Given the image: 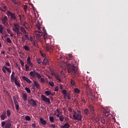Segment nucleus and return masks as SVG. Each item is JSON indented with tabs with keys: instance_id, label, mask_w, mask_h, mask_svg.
Masks as SVG:
<instances>
[{
	"instance_id": "f257e3e1",
	"label": "nucleus",
	"mask_w": 128,
	"mask_h": 128,
	"mask_svg": "<svg viewBox=\"0 0 128 128\" xmlns=\"http://www.w3.org/2000/svg\"><path fill=\"white\" fill-rule=\"evenodd\" d=\"M76 60L74 59H70L69 60V64L66 65V68L68 70V72L72 74H76V72H78V68L76 65Z\"/></svg>"
},
{
	"instance_id": "f03ea898",
	"label": "nucleus",
	"mask_w": 128,
	"mask_h": 128,
	"mask_svg": "<svg viewBox=\"0 0 128 128\" xmlns=\"http://www.w3.org/2000/svg\"><path fill=\"white\" fill-rule=\"evenodd\" d=\"M73 118L74 120H82V112L80 110H78L77 112L74 111Z\"/></svg>"
},
{
	"instance_id": "7ed1b4c3",
	"label": "nucleus",
	"mask_w": 128,
	"mask_h": 128,
	"mask_svg": "<svg viewBox=\"0 0 128 128\" xmlns=\"http://www.w3.org/2000/svg\"><path fill=\"white\" fill-rule=\"evenodd\" d=\"M26 64H27L25 65V68L26 72H28L30 70V66L32 68H34V64L32 62V61L30 60V56H28L26 59Z\"/></svg>"
},
{
	"instance_id": "20e7f679",
	"label": "nucleus",
	"mask_w": 128,
	"mask_h": 128,
	"mask_svg": "<svg viewBox=\"0 0 128 128\" xmlns=\"http://www.w3.org/2000/svg\"><path fill=\"white\" fill-rule=\"evenodd\" d=\"M14 28H12V30L16 34L17 36H20V34H22L20 32V24L18 23H14Z\"/></svg>"
},
{
	"instance_id": "39448f33",
	"label": "nucleus",
	"mask_w": 128,
	"mask_h": 128,
	"mask_svg": "<svg viewBox=\"0 0 128 128\" xmlns=\"http://www.w3.org/2000/svg\"><path fill=\"white\" fill-rule=\"evenodd\" d=\"M30 76H32V78H38V80H40V78H42V75L40 73H38L36 70H33V71H31L30 72Z\"/></svg>"
},
{
	"instance_id": "423d86ee",
	"label": "nucleus",
	"mask_w": 128,
	"mask_h": 128,
	"mask_svg": "<svg viewBox=\"0 0 128 128\" xmlns=\"http://www.w3.org/2000/svg\"><path fill=\"white\" fill-rule=\"evenodd\" d=\"M36 26L38 30V31H36L35 32L36 36L38 38H40V36H42V32H40V28H42V27H40V22H38V23H36Z\"/></svg>"
},
{
	"instance_id": "0eeeda50",
	"label": "nucleus",
	"mask_w": 128,
	"mask_h": 128,
	"mask_svg": "<svg viewBox=\"0 0 128 128\" xmlns=\"http://www.w3.org/2000/svg\"><path fill=\"white\" fill-rule=\"evenodd\" d=\"M40 96L43 102H44L48 104H50V98H47L44 94H42Z\"/></svg>"
},
{
	"instance_id": "6e6552de",
	"label": "nucleus",
	"mask_w": 128,
	"mask_h": 128,
	"mask_svg": "<svg viewBox=\"0 0 128 128\" xmlns=\"http://www.w3.org/2000/svg\"><path fill=\"white\" fill-rule=\"evenodd\" d=\"M86 94L88 98H90V100H94L96 98V96H94V95L92 94V93L90 90L87 91Z\"/></svg>"
},
{
	"instance_id": "1a4fd4ad",
	"label": "nucleus",
	"mask_w": 128,
	"mask_h": 128,
	"mask_svg": "<svg viewBox=\"0 0 128 128\" xmlns=\"http://www.w3.org/2000/svg\"><path fill=\"white\" fill-rule=\"evenodd\" d=\"M28 104H30V106H34V108H36V102L32 98L28 100Z\"/></svg>"
},
{
	"instance_id": "9d476101",
	"label": "nucleus",
	"mask_w": 128,
	"mask_h": 128,
	"mask_svg": "<svg viewBox=\"0 0 128 128\" xmlns=\"http://www.w3.org/2000/svg\"><path fill=\"white\" fill-rule=\"evenodd\" d=\"M7 16H10L12 20H16V14L14 12H12L10 10L7 11Z\"/></svg>"
},
{
	"instance_id": "9b49d317",
	"label": "nucleus",
	"mask_w": 128,
	"mask_h": 128,
	"mask_svg": "<svg viewBox=\"0 0 128 128\" xmlns=\"http://www.w3.org/2000/svg\"><path fill=\"white\" fill-rule=\"evenodd\" d=\"M2 22L4 26H8V16H4V18H2L1 19Z\"/></svg>"
},
{
	"instance_id": "f8f14e48",
	"label": "nucleus",
	"mask_w": 128,
	"mask_h": 128,
	"mask_svg": "<svg viewBox=\"0 0 128 128\" xmlns=\"http://www.w3.org/2000/svg\"><path fill=\"white\" fill-rule=\"evenodd\" d=\"M44 49L46 52H54V47L52 46H46Z\"/></svg>"
},
{
	"instance_id": "ddd939ff",
	"label": "nucleus",
	"mask_w": 128,
	"mask_h": 128,
	"mask_svg": "<svg viewBox=\"0 0 128 128\" xmlns=\"http://www.w3.org/2000/svg\"><path fill=\"white\" fill-rule=\"evenodd\" d=\"M0 118H1V119L2 120H4L8 118L6 116V111H4Z\"/></svg>"
},
{
	"instance_id": "4468645a",
	"label": "nucleus",
	"mask_w": 128,
	"mask_h": 128,
	"mask_svg": "<svg viewBox=\"0 0 128 128\" xmlns=\"http://www.w3.org/2000/svg\"><path fill=\"white\" fill-rule=\"evenodd\" d=\"M22 79L24 80H26V82H28V84H32V82L28 78V77L26 76H22Z\"/></svg>"
},
{
	"instance_id": "2eb2a0df",
	"label": "nucleus",
	"mask_w": 128,
	"mask_h": 128,
	"mask_svg": "<svg viewBox=\"0 0 128 128\" xmlns=\"http://www.w3.org/2000/svg\"><path fill=\"white\" fill-rule=\"evenodd\" d=\"M42 64L44 66H46V64H50V61H48V59L46 58H44V59L42 61Z\"/></svg>"
},
{
	"instance_id": "dca6fc26",
	"label": "nucleus",
	"mask_w": 128,
	"mask_h": 128,
	"mask_svg": "<svg viewBox=\"0 0 128 128\" xmlns=\"http://www.w3.org/2000/svg\"><path fill=\"white\" fill-rule=\"evenodd\" d=\"M105 115L106 116V118H108V120H110V118H112V114H110V112H106Z\"/></svg>"
},
{
	"instance_id": "f3484780",
	"label": "nucleus",
	"mask_w": 128,
	"mask_h": 128,
	"mask_svg": "<svg viewBox=\"0 0 128 128\" xmlns=\"http://www.w3.org/2000/svg\"><path fill=\"white\" fill-rule=\"evenodd\" d=\"M40 122H41L43 126H46V121L44 118H40Z\"/></svg>"
},
{
	"instance_id": "a211bd4d",
	"label": "nucleus",
	"mask_w": 128,
	"mask_h": 128,
	"mask_svg": "<svg viewBox=\"0 0 128 128\" xmlns=\"http://www.w3.org/2000/svg\"><path fill=\"white\" fill-rule=\"evenodd\" d=\"M44 39L46 44H50V38L45 37L44 38Z\"/></svg>"
},
{
	"instance_id": "6ab92c4d",
	"label": "nucleus",
	"mask_w": 128,
	"mask_h": 128,
	"mask_svg": "<svg viewBox=\"0 0 128 128\" xmlns=\"http://www.w3.org/2000/svg\"><path fill=\"white\" fill-rule=\"evenodd\" d=\"M70 126V125L68 124V122L66 123L64 125H62L60 126L61 128H69Z\"/></svg>"
},
{
	"instance_id": "aec40b11",
	"label": "nucleus",
	"mask_w": 128,
	"mask_h": 128,
	"mask_svg": "<svg viewBox=\"0 0 128 128\" xmlns=\"http://www.w3.org/2000/svg\"><path fill=\"white\" fill-rule=\"evenodd\" d=\"M108 122V120H106L104 118H101V122L104 124H106V122Z\"/></svg>"
},
{
	"instance_id": "412c9836",
	"label": "nucleus",
	"mask_w": 128,
	"mask_h": 128,
	"mask_svg": "<svg viewBox=\"0 0 128 128\" xmlns=\"http://www.w3.org/2000/svg\"><path fill=\"white\" fill-rule=\"evenodd\" d=\"M22 98L24 102H26L28 100V95L26 94H23Z\"/></svg>"
},
{
	"instance_id": "4be33fe9",
	"label": "nucleus",
	"mask_w": 128,
	"mask_h": 128,
	"mask_svg": "<svg viewBox=\"0 0 128 128\" xmlns=\"http://www.w3.org/2000/svg\"><path fill=\"white\" fill-rule=\"evenodd\" d=\"M20 30L22 32L23 34H27L26 31V29L24 28V27L21 26L20 27Z\"/></svg>"
},
{
	"instance_id": "5701e85b",
	"label": "nucleus",
	"mask_w": 128,
	"mask_h": 128,
	"mask_svg": "<svg viewBox=\"0 0 128 128\" xmlns=\"http://www.w3.org/2000/svg\"><path fill=\"white\" fill-rule=\"evenodd\" d=\"M10 126H12V123L7 122L5 125V128H10Z\"/></svg>"
},
{
	"instance_id": "b1692460",
	"label": "nucleus",
	"mask_w": 128,
	"mask_h": 128,
	"mask_svg": "<svg viewBox=\"0 0 128 128\" xmlns=\"http://www.w3.org/2000/svg\"><path fill=\"white\" fill-rule=\"evenodd\" d=\"M6 116L8 118H10V116H12V112H10V110H8L6 111Z\"/></svg>"
},
{
	"instance_id": "393cba45",
	"label": "nucleus",
	"mask_w": 128,
	"mask_h": 128,
	"mask_svg": "<svg viewBox=\"0 0 128 128\" xmlns=\"http://www.w3.org/2000/svg\"><path fill=\"white\" fill-rule=\"evenodd\" d=\"M34 86H36V88H40V84H38V82L34 81Z\"/></svg>"
},
{
	"instance_id": "a878e982",
	"label": "nucleus",
	"mask_w": 128,
	"mask_h": 128,
	"mask_svg": "<svg viewBox=\"0 0 128 128\" xmlns=\"http://www.w3.org/2000/svg\"><path fill=\"white\" fill-rule=\"evenodd\" d=\"M43 32H44V34H43V36L44 38H46L48 36V33H46V30L44 28H42Z\"/></svg>"
},
{
	"instance_id": "bb28decb",
	"label": "nucleus",
	"mask_w": 128,
	"mask_h": 128,
	"mask_svg": "<svg viewBox=\"0 0 128 128\" xmlns=\"http://www.w3.org/2000/svg\"><path fill=\"white\" fill-rule=\"evenodd\" d=\"M0 10H1L2 12H6V6H4L2 7H0Z\"/></svg>"
},
{
	"instance_id": "cd10ccee",
	"label": "nucleus",
	"mask_w": 128,
	"mask_h": 128,
	"mask_svg": "<svg viewBox=\"0 0 128 128\" xmlns=\"http://www.w3.org/2000/svg\"><path fill=\"white\" fill-rule=\"evenodd\" d=\"M24 26L26 30H28L30 28V26L28 25V24L26 22H24Z\"/></svg>"
},
{
	"instance_id": "c85d7f7f",
	"label": "nucleus",
	"mask_w": 128,
	"mask_h": 128,
	"mask_svg": "<svg viewBox=\"0 0 128 128\" xmlns=\"http://www.w3.org/2000/svg\"><path fill=\"white\" fill-rule=\"evenodd\" d=\"M22 8L24 10V11L25 12H28V6L23 5L22 6Z\"/></svg>"
},
{
	"instance_id": "c756f323",
	"label": "nucleus",
	"mask_w": 128,
	"mask_h": 128,
	"mask_svg": "<svg viewBox=\"0 0 128 128\" xmlns=\"http://www.w3.org/2000/svg\"><path fill=\"white\" fill-rule=\"evenodd\" d=\"M12 98L14 100V104L15 105L16 104H18V101L16 100V96H12Z\"/></svg>"
},
{
	"instance_id": "7c9ffc66",
	"label": "nucleus",
	"mask_w": 128,
	"mask_h": 128,
	"mask_svg": "<svg viewBox=\"0 0 128 128\" xmlns=\"http://www.w3.org/2000/svg\"><path fill=\"white\" fill-rule=\"evenodd\" d=\"M4 27L2 26V25L0 24V32L2 34H4Z\"/></svg>"
},
{
	"instance_id": "2f4dec72",
	"label": "nucleus",
	"mask_w": 128,
	"mask_h": 128,
	"mask_svg": "<svg viewBox=\"0 0 128 128\" xmlns=\"http://www.w3.org/2000/svg\"><path fill=\"white\" fill-rule=\"evenodd\" d=\"M44 92L48 96H50V94H52V92H50V90H46Z\"/></svg>"
},
{
	"instance_id": "473e14b6",
	"label": "nucleus",
	"mask_w": 128,
	"mask_h": 128,
	"mask_svg": "<svg viewBox=\"0 0 128 128\" xmlns=\"http://www.w3.org/2000/svg\"><path fill=\"white\" fill-rule=\"evenodd\" d=\"M74 92L76 94H80V90L78 88H75L74 89Z\"/></svg>"
},
{
	"instance_id": "72a5a7b5",
	"label": "nucleus",
	"mask_w": 128,
	"mask_h": 128,
	"mask_svg": "<svg viewBox=\"0 0 128 128\" xmlns=\"http://www.w3.org/2000/svg\"><path fill=\"white\" fill-rule=\"evenodd\" d=\"M90 112H92V114H94V107L92 106L90 108Z\"/></svg>"
},
{
	"instance_id": "f704fd0d",
	"label": "nucleus",
	"mask_w": 128,
	"mask_h": 128,
	"mask_svg": "<svg viewBox=\"0 0 128 128\" xmlns=\"http://www.w3.org/2000/svg\"><path fill=\"white\" fill-rule=\"evenodd\" d=\"M14 82L15 84H16V86H18V88H20V84L18 82V80H14Z\"/></svg>"
},
{
	"instance_id": "c9c22d12",
	"label": "nucleus",
	"mask_w": 128,
	"mask_h": 128,
	"mask_svg": "<svg viewBox=\"0 0 128 128\" xmlns=\"http://www.w3.org/2000/svg\"><path fill=\"white\" fill-rule=\"evenodd\" d=\"M6 66H3L2 67V70L3 72H4V74L6 73Z\"/></svg>"
},
{
	"instance_id": "e433bc0d",
	"label": "nucleus",
	"mask_w": 128,
	"mask_h": 128,
	"mask_svg": "<svg viewBox=\"0 0 128 128\" xmlns=\"http://www.w3.org/2000/svg\"><path fill=\"white\" fill-rule=\"evenodd\" d=\"M23 48L24 50H27L28 52L30 51V47L27 46H24Z\"/></svg>"
},
{
	"instance_id": "4c0bfd02",
	"label": "nucleus",
	"mask_w": 128,
	"mask_h": 128,
	"mask_svg": "<svg viewBox=\"0 0 128 128\" xmlns=\"http://www.w3.org/2000/svg\"><path fill=\"white\" fill-rule=\"evenodd\" d=\"M11 81L14 82V80H17L18 79L16 78V77H14V76H13L12 78V76H10Z\"/></svg>"
},
{
	"instance_id": "58836bf2",
	"label": "nucleus",
	"mask_w": 128,
	"mask_h": 128,
	"mask_svg": "<svg viewBox=\"0 0 128 128\" xmlns=\"http://www.w3.org/2000/svg\"><path fill=\"white\" fill-rule=\"evenodd\" d=\"M59 120L61 122H64V117L63 116H60L59 117Z\"/></svg>"
},
{
	"instance_id": "ea45409f",
	"label": "nucleus",
	"mask_w": 128,
	"mask_h": 128,
	"mask_svg": "<svg viewBox=\"0 0 128 128\" xmlns=\"http://www.w3.org/2000/svg\"><path fill=\"white\" fill-rule=\"evenodd\" d=\"M25 90H26V92H28V94H30L31 91H30V88L26 87L25 88Z\"/></svg>"
},
{
	"instance_id": "a19ab883",
	"label": "nucleus",
	"mask_w": 128,
	"mask_h": 128,
	"mask_svg": "<svg viewBox=\"0 0 128 128\" xmlns=\"http://www.w3.org/2000/svg\"><path fill=\"white\" fill-rule=\"evenodd\" d=\"M70 84L72 86H76V82L74 80H70Z\"/></svg>"
},
{
	"instance_id": "79ce46f5",
	"label": "nucleus",
	"mask_w": 128,
	"mask_h": 128,
	"mask_svg": "<svg viewBox=\"0 0 128 128\" xmlns=\"http://www.w3.org/2000/svg\"><path fill=\"white\" fill-rule=\"evenodd\" d=\"M6 122H6L4 121L2 122V123H1L2 128H4V126H6Z\"/></svg>"
},
{
	"instance_id": "37998d69",
	"label": "nucleus",
	"mask_w": 128,
	"mask_h": 128,
	"mask_svg": "<svg viewBox=\"0 0 128 128\" xmlns=\"http://www.w3.org/2000/svg\"><path fill=\"white\" fill-rule=\"evenodd\" d=\"M50 122H54V117H52V116H50Z\"/></svg>"
},
{
	"instance_id": "c03bdc74",
	"label": "nucleus",
	"mask_w": 128,
	"mask_h": 128,
	"mask_svg": "<svg viewBox=\"0 0 128 128\" xmlns=\"http://www.w3.org/2000/svg\"><path fill=\"white\" fill-rule=\"evenodd\" d=\"M48 84L50 86H54V83L52 81L49 82Z\"/></svg>"
},
{
	"instance_id": "a18cd8bd",
	"label": "nucleus",
	"mask_w": 128,
	"mask_h": 128,
	"mask_svg": "<svg viewBox=\"0 0 128 128\" xmlns=\"http://www.w3.org/2000/svg\"><path fill=\"white\" fill-rule=\"evenodd\" d=\"M5 68L6 70H7L8 72H9V74H10V72H12V70H10V68H8V67H5Z\"/></svg>"
},
{
	"instance_id": "49530a36",
	"label": "nucleus",
	"mask_w": 128,
	"mask_h": 128,
	"mask_svg": "<svg viewBox=\"0 0 128 128\" xmlns=\"http://www.w3.org/2000/svg\"><path fill=\"white\" fill-rule=\"evenodd\" d=\"M84 112L85 114H88V109L86 108L84 110Z\"/></svg>"
},
{
	"instance_id": "de8ad7c7",
	"label": "nucleus",
	"mask_w": 128,
	"mask_h": 128,
	"mask_svg": "<svg viewBox=\"0 0 128 128\" xmlns=\"http://www.w3.org/2000/svg\"><path fill=\"white\" fill-rule=\"evenodd\" d=\"M18 16L20 18V22H22V20L24 18V16H22V14H19Z\"/></svg>"
},
{
	"instance_id": "09e8293b",
	"label": "nucleus",
	"mask_w": 128,
	"mask_h": 128,
	"mask_svg": "<svg viewBox=\"0 0 128 128\" xmlns=\"http://www.w3.org/2000/svg\"><path fill=\"white\" fill-rule=\"evenodd\" d=\"M20 64H21L22 66V68H24V62L22 60H20Z\"/></svg>"
},
{
	"instance_id": "8fccbe9b",
	"label": "nucleus",
	"mask_w": 128,
	"mask_h": 128,
	"mask_svg": "<svg viewBox=\"0 0 128 128\" xmlns=\"http://www.w3.org/2000/svg\"><path fill=\"white\" fill-rule=\"evenodd\" d=\"M6 40L8 44H12V40H10V38H7Z\"/></svg>"
},
{
	"instance_id": "3c124183",
	"label": "nucleus",
	"mask_w": 128,
	"mask_h": 128,
	"mask_svg": "<svg viewBox=\"0 0 128 128\" xmlns=\"http://www.w3.org/2000/svg\"><path fill=\"white\" fill-rule=\"evenodd\" d=\"M15 107L16 110H18L20 109V106L18 105V104L15 105Z\"/></svg>"
},
{
	"instance_id": "603ef678",
	"label": "nucleus",
	"mask_w": 128,
	"mask_h": 128,
	"mask_svg": "<svg viewBox=\"0 0 128 128\" xmlns=\"http://www.w3.org/2000/svg\"><path fill=\"white\" fill-rule=\"evenodd\" d=\"M40 54L42 56V58H44L46 56V54L43 53L42 52V51L40 50Z\"/></svg>"
},
{
	"instance_id": "864d4df0",
	"label": "nucleus",
	"mask_w": 128,
	"mask_h": 128,
	"mask_svg": "<svg viewBox=\"0 0 128 128\" xmlns=\"http://www.w3.org/2000/svg\"><path fill=\"white\" fill-rule=\"evenodd\" d=\"M25 118L26 120H30V116H26Z\"/></svg>"
},
{
	"instance_id": "5fc2aeb1",
	"label": "nucleus",
	"mask_w": 128,
	"mask_h": 128,
	"mask_svg": "<svg viewBox=\"0 0 128 128\" xmlns=\"http://www.w3.org/2000/svg\"><path fill=\"white\" fill-rule=\"evenodd\" d=\"M60 74L62 76L63 78H66V75H64V71H61Z\"/></svg>"
},
{
	"instance_id": "6e6d98bb",
	"label": "nucleus",
	"mask_w": 128,
	"mask_h": 128,
	"mask_svg": "<svg viewBox=\"0 0 128 128\" xmlns=\"http://www.w3.org/2000/svg\"><path fill=\"white\" fill-rule=\"evenodd\" d=\"M40 78L41 82H42V84H44V78H42V77H40Z\"/></svg>"
},
{
	"instance_id": "4d7b16f0",
	"label": "nucleus",
	"mask_w": 128,
	"mask_h": 128,
	"mask_svg": "<svg viewBox=\"0 0 128 128\" xmlns=\"http://www.w3.org/2000/svg\"><path fill=\"white\" fill-rule=\"evenodd\" d=\"M36 62L39 64H42V60L40 59H38V60H36Z\"/></svg>"
},
{
	"instance_id": "13d9d810",
	"label": "nucleus",
	"mask_w": 128,
	"mask_h": 128,
	"mask_svg": "<svg viewBox=\"0 0 128 128\" xmlns=\"http://www.w3.org/2000/svg\"><path fill=\"white\" fill-rule=\"evenodd\" d=\"M50 128H56V124H52L51 125H50Z\"/></svg>"
},
{
	"instance_id": "bf43d9fd",
	"label": "nucleus",
	"mask_w": 128,
	"mask_h": 128,
	"mask_svg": "<svg viewBox=\"0 0 128 128\" xmlns=\"http://www.w3.org/2000/svg\"><path fill=\"white\" fill-rule=\"evenodd\" d=\"M62 92H63L64 96H66V90H62Z\"/></svg>"
},
{
	"instance_id": "052dcab7",
	"label": "nucleus",
	"mask_w": 128,
	"mask_h": 128,
	"mask_svg": "<svg viewBox=\"0 0 128 128\" xmlns=\"http://www.w3.org/2000/svg\"><path fill=\"white\" fill-rule=\"evenodd\" d=\"M33 46H36V48H38V44H36V42H34L33 43Z\"/></svg>"
},
{
	"instance_id": "680f3d73",
	"label": "nucleus",
	"mask_w": 128,
	"mask_h": 128,
	"mask_svg": "<svg viewBox=\"0 0 128 128\" xmlns=\"http://www.w3.org/2000/svg\"><path fill=\"white\" fill-rule=\"evenodd\" d=\"M15 74H16V73L12 71V74H11L12 78H14V76Z\"/></svg>"
},
{
	"instance_id": "e2e57ef3",
	"label": "nucleus",
	"mask_w": 128,
	"mask_h": 128,
	"mask_svg": "<svg viewBox=\"0 0 128 128\" xmlns=\"http://www.w3.org/2000/svg\"><path fill=\"white\" fill-rule=\"evenodd\" d=\"M6 66H10V64L8 62H6Z\"/></svg>"
},
{
	"instance_id": "0e129e2a",
	"label": "nucleus",
	"mask_w": 128,
	"mask_h": 128,
	"mask_svg": "<svg viewBox=\"0 0 128 128\" xmlns=\"http://www.w3.org/2000/svg\"><path fill=\"white\" fill-rule=\"evenodd\" d=\"M82 102H84V104H86V100L84 99V98H82Z\"/></svg>"
},
{
	"instance_id": "69168bd1",
	"label": "nucleus",
	"mask_w": 128,
	"mask_h": 128,
	"mask_svg": "<svg viewBox=\"0 0 128 128\" xmlns=\"http://www.w3.org/2000/svg\"><path fill=\"white\" fill-rule=\"evenodd\" d=\"M54 91L55 92H58V86H56L55 87Z\"/></svg>"
},
{
	"instance_id": "338daca9",
	"label": "nucleus",
	"mask_w": 128,
	"mask_h": 128,
	"mask_svg": "<svg viewBox=\"0 0 128 128\" xmlns=\"http://www.w3.org/2000/svg\"><path fill=\"white\" fill-rule=\"evenodd\" d=\"M24 36H25V38H26L25 40H28V38H29L28 35V34H25V35H24Z\"/></svg>"
},
{
	"instance_id": "774afa93",
	"label": "nucleus",
	"mask_w": 128,
	"mask_h": 128,
	"mask_svg": "<svg viewBox=\"0 0 128 128\" xmlns=\"http://www.w3.org/2000/svg\"><path fill=\"white\" fill-rule=\"evenodd\" d=\"M6 30H7V32L8 34H10V29H6Z\"/></svg>"
}]
</instances>
